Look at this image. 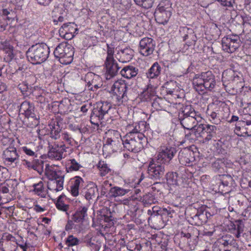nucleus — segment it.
<instances>
[{
  "mask_svg": "<svg viewBox=\"0 0 251 251\" xmlns=\"http://www.w3.org/2000/svg\"><path fill=\"white\" fill-rule=\"evenodd\" d=\"M201 207H204V211L203 213V214L205 216L206 218V222H207V220L210 218L212 216V214H211V213L209 211V208L206 206V205H203L201 206Z\"/></svg>",
  "mask_w": 251,
  "mask_h": 251,
  "instance_id": "338daca9",
  "label": "nucleus"
},
{
  "mask_svg": "<svg viewBox=\"0 0 251 251\" xmlns=\"http://www.w3.org/2000/svg\"><path fill=\"white\" fill-rule=\"evenodd\" d=\"M62 5L58 4L54 6V9L52 10L53 23L54 25H57L59 23H62L64 21V18L63 16V10Z\"/></svg>",
  "mask_w": 251,
  "mask_h": 251,
  "instance_id": "bb28decb",
  "label": "nucleus"
},
{
  "mask_svg": "<svg viewBox=\"0 0 251 251\" xmlns=\"http://www.w3.org/2000/svg\"><path fill=\"white\" fill-rule=\"evenodd\" d=\"M107 57L105 61H109V60H115L113 57L114 55V48L110 47L108 44H107Z\"/></svg>",
  "mask_w": 251,
  "mask_h": 251,
  "instance_id": "4d7b16f0",
  "label": "nucleus"
},
{
  "mask_svg": "<svg viewBox=\"0 0 251 251\" xmlns=\"http://www.w3.org/2000/svg\"><path fill=\"white\" fill-rule=\"evenodd\" d=\"M231 163L227 159L218 158L212 163L213 170L215 172H222L224 171V168L229 166Z\"/></svg>",
  "mask_w": 251,
  "mask_h": 251,
  "instance_id": "a878e982",
  "label": "nucleus"
},
{
  "mask_svg": "<svg viewBox=\"0 0 251 251\" xmlns=\"http://www.w3.org/2000/svg\"><path fill=\"white\" fill-rule=\"evenodd\" d=\"M2 14L4 16H6L7 19L8 20L13 19V17H9V15H14V13L11 10H8L7 9H3Z\"/></svg>",
  "mask_w": 251,
  "mask_h": 251,
  "instance_id": "680f3d73",
  "label": "nucleus"
},
{
  "mask_svg": "<svg viewBox=\"0 0 251 251\" xmlns=\"http://www.w3.org/2000/svg\"><path fill=\"white\" fill-rule=\"evenodd\" d=\"M98 189L97 186L95 183H92L88 185L86 191L85 193V198L87 200L95 199L98 198Z\"/></svg>",
  "mask_w": 251,
  "mask_h": 251,
  "instance_id": "7c9ffc66",
  "label": "nucleus"
},
{
  "mask_svg": "<svg viewBox=\"0 0 251 251\" xmlns=\"http://www.w3.org/2000/svg\"><path fill=\"white\" fill-rule=\"evenodd\" d=\"M197 113L192 105L182 106L180 109L178 119L184 128L189 131L198 129L196 127L201 118Z\"/></svg>",
  "mask_w": 251,
  "mask_h": 251,
  "instance_id": "f257e3e1",
  "label": "nucleus"
},
{
  "mask_svg": "<svg viewBox=\"0 0 251 251\" xmlns=\"http://www.w3.org/2000/svg\"><path fill=\"white\" fill-rule=\"evenodd\" d=\"M125 149L128 151L137 153L140 151L144 148V144L147 140L138 136H134L133 134H126L123 138H120Z\"/></svg>",
  "mask_w": 251,
  "mask_h": 251,
  "instance_id": "423d86ee",
  "label": "nucleus"
},
{
  "mask_svg": "<svg viewBox=\"0 0 251 251\" xmlns=\"http://www.w3.org/2000/svg\"><path fill=\"white\" fill-rule=\"evenodd\" d=\"M23 151L27 155L29 156H34L35 152L27 147H23L22 148Z\"/></svg>",
  "mask_w": 251,
  "mask_h": 251,
  "instance_id": "774afa93",
  "label": "nucleus"
},
{
  "mask_svg": "<svg viewBox=\"0 0 251 251\" xmlns=\"http://www.w3.org/2000/svg\"><path fill=\"white\" fill-rule=\"evenodd\" d=\"M198 127L202 129L203 136L204 137V139L206 141L210 140L216 135L217 127L215 126L200 124Z\"/></svg>",
  "mask_w": 251,
  "mask_h": 251,
  "instance_id": "5701e85b",
  "label": "nucleus"
},
{
  "mask_svg": "<svg viewBox=\"0 0 251 251\" xmlns=\"http://www.w3.org/2000/svg\"><path fill=\"white\" fill-rule=\"evenodd\" d=\"M18 88L21 90L23 95L27 96L32 94L34 88L31 85H29L26 82H23L18 85Z\"/></svg>",
  "mask_w": 251,
  "mask_h": 251,
  "instance_id": "e433bc0d",
  "label": "nucleus"
},
{
  "mask_svg": "<svg viewBox=\"0 0 251 251\" xmlns=\"http://www.w3.org/2000/svg\"><path fill=\"white\" fill-rule=\"evenodd\" d=\"M128 87L125 83L115 82L111 87V91L117 97L124 98L126 97V91Z\"/></svg>",
  "mask_w": 251,
  "mask_h": 251,
  "instance_id": "b1692460",
  "label": "nucleus"
},
{
  "mask_svg": "<svg viewBox=\"0 0 251 251\" xmlns=\"http://www.w3.org/2000/svg\"><path fill=\"white\" fill-rule=\"evenodd\" d=\"M177 150L176 147L170 146H162L157 155L158 160L162 164L167 165L170 164Z\"/></svg>",
  "mask_w": 251,
  "mask_h": 251,
  "instance_id": "1a4fd4ad",
  "label": "nucleus"
},
{
  "mask_svg": "<svg viewBox=\"0 0 251 251\" xmlns=\"http://www.w3.org/2000/svg\"><path fill=\"white\" fill-rule=\"evenodd\" d=\"M193 84L194 89L199 94H203L206 91H211L216 85L215 75L211 71L197 74L193 79Z\"/></svg>",
  "mask_w": 251,
  "mask_h": 251,
  "instance_id": "f03ea898",
  "label": "nucleus"
},
{
  "mask_svg": "<svg viewBox=\"0 0 251 251\" xmlns=\"http://www.w3.org/2000/svg\"><path fill=\"white\" fill-rule=\"evenodd\" d=\"M165 100L161 98L155 97L152 102V106L156 110H161L165 108Z\"/></svg>",
  "mask_w": 251,
  "mask_h": 251,
  "instance_id": "a19ab883",
  "label": "nucleus"
},
{
  "mask_svg": "<svg viewBox=\"0 0 251 251\" xmlns=\"http://www.w3.org/2000/svg\"><path fill=\"white\" fill-rule=\"evenodd\" d=\"M128 132L127 134H131L134 136H138L141 138L143 139V140H147V138L144 134V132L146 131L148 126L147 124L144 121H140L138 123H136L132 125H128Z\"/></svg>",
  "mask_w": 251,
  "mask_h": 251,
  "instance_id": "4468645a",
  "label": "nucleus"
},
{
  "mask_svg": "<svg viewBox=\"0 0 251 251\" xmlns=\"http://www.w3.org/2000/svg\"><path fill=\"white\" fill-rule=\"evenodd\" d=\"M134 1L137 5L145 9L151 7L153 3V0H134Z\"/></svg>",
  "mask_w": 251,
  "mask_h": 251,
  "instance_id": "49530a36",
  "label": "nucleus"
},
{
  "mask_svg": "<svg viewBox=\"0 0 251 251\" xmlns=\"http://www.w3.org/2000/svg\"><path fill=\"white\" fill-rule=\"evenodd\" d=\"M98 168L100 171L99 174L101 176H106L111 171L108 165L104 161H100L98 164Z\"/></svg>",
  "mask_w": 251,
  "mask_h": 251,
  "instance_id": "c03bdc74",
  "label": "nucleus"
},
{
  "mask_svg": "<svg viewBox=\"0 0 251 251\" xmlns=\"http://www.w3.org/2000/svg\"><path fill=\"white\" fill-rule=\"evenodd\" d=\"M88 208L86 206H80L78 208L75 213L73 215V219L76 223H82L87 216Z\"/></svg>",
  "mask_w": 251,
  "mask_h": 251,
  "instance_id": "c85d7f7f",
  "label": "nucleus"
},
{
  "mask_svg": "<svg viewBox=\"0 0 251 251\" xmlns=\"http://www.w3.org/2000/svg\"><path fill=\"white\" fill-rule=\"evenodd\" d=\"M155 47V42L152 38L145 37L139 43V50L141 54L145 56L151 54Z\"/></svg>",
  "mask_w": 251,
  "mask_h": 251,
  "instance_id": "f8f14e48",
  "label": "nucleus"
},
{
  "mask_svg": "<svg viewBox=\"0 0 251 251\" xmlns=\"http://www.w3.org/2000/svg\"><path fill=\"white\" fill-rule=\"evenodd\" d=\"M241 77L231 69L225 71L222 75L223 81H238Z\"/></svg>",
  "mask_w": 251,
  "mask_h": 251,
  "instance_id": "473e14b6",
  "label": "nucleus"
},
{
  "mask_svg": "<svg viewBox=\"0 0 251 251\" xmlns=\"http://www.w3.org/2000/svg\"><path fill=\"white\" fill-rule=\"evenodd\" d=\"M58 144H54L50 149L48 152V156L50 158L54 159L56 160H61L62 158V154L58 151Z\"/></svg>",
  "mask_w": 251,
  "mask_h": 251,
  "instance_id": "4c0bfd02",
  "label": "nucleus"
},
{
  "mask_svg": "<svg viewBox=\"0 0 251 251\" xmlns=\"http://www.w3.org/2000/svg\"><path fill=\"white\" fill-rule=\"evenodd\" d=\"M140 201L143 203L145 206L155 203L156 202L154 195L150 193L143 195V196L141 198Z\"/></svg>",
  "mask_w": 251,
  "mask_h": 251,
  "instance_id": "37998d69",
  "label": "nucleus"
},
{
  "mask_svg": "<svg viewBox=\"0 0 251 251\" xmlns=\"http://www.w3.org/2000/svg\"><path fill=\"white\" fill-rule=\"evenodd\" d=\"M82 182H83L82 178L78 176H75L74 180L72 181V185L71 186V193L73 196H78L79 187Z\"/></svg>",
  "mask_w": 251,
  "mask_h": 251,
  "instance_id": "c9c22d12",
  "label": "nucleus"
},
{
  "mask_svg": "<svg viewBox=\"0 0 251 251\" xmlns=\"http://www.w3.org/2000/svg\"><path fill=\"white\" fill-rule=\"evenodd\" d=\"M111 184L109 183L108 180H105L102 185V189L101 193L102 195H104L106 191L108 190V188L110 187Z\"/></svg>",
  "mask_w": 251,
  "mask_h": 251,
  "instance_id": "bf43d9fd",
  "label": "nucleus"
},
{
  "mask_svg": "<svg viewBox=\"0 0 251 251\" xmlns=\"http://www.w3.org/2000/svg\"><path fill=\"white\" fill-rule=\"evenodd\" d=\"M14 141V139L12 137H10L8 136H5L2 135L0 137V142L1 144L3 146H10L11 145L13 142Z\"/></svg>",
  "mask_w": 251,
  "mask_h": 251,
  "instance_id": "864d4df0",
  "label": "nucleus"
},
{
  "mask_svg": "<svg viewBox=\"0 0 251 251\" xmlns=\"http://www.w3.org/2000/svg\"><path fill=\"white\" fill-rule=\"evenodd\" d=\"M210 117V121L214 124L218 125L220 123V119L219 113L217 111H208L207 112Z\"/></svg>",
  "mask_w": 251,
  "mask_h": 251,
  "instance_id": "8fccbe9b",
  "label": "nucleus"
},
{
  "mask_svg": "<svg viewBox=\"0 0 251 251\" xmlns=\"http://www.w3.org/2000/svg\"><path fill=\"white\" fill-rule=\"evenodd\" d=\"M8 170L0 166V181L4 180L7 176Z\"/></svg>",
  "mask_w": 251,
  "mask_h": 251,
  "instance_id": "13d9d810",
  "label": "nucleus"
},
{
  "mask_svg": "<svg viewBox=\"0 0 251 251\" xmlns=\"http://www.w3.org/2000/svg\"><path fill=\"white\" fill-rule=\"evenodd\" d=\"M240 38L237 35H228L222 40L223 50L228 53L234 52L239 47Z\"/></svg>",
  "mask_w": 251,
  "mask_h": 251,
  "instance_id": "9b49d317",
  "label": "nucleus"
},
{
  "mask_svg": "<svg viewBox=\"0 0 251 251\" xmlns=\"http://www.w3.org/2000/svg\"><path fill=\"white\" fill-rule=\"evenodd\" d=\"M231 237L230 235H223L221 239H219L218 242L225 247L227 246L230 243Z\"/></svg>",
  "mask_w": 251,
  "mask_h": 251,
  "instance_id": "6e6d98bb",
  "label": "nucleus"
},
{
  "mask_svg": "<svg viewBox=\"0 0 251 251\" xmlns=\"http://www.w3.org/2000/svg\"><path fill=\"white\" fill-rule=\"evenodd\" d=\"M121 4L123 6V9H127L131 6L130 0H121Z\"/></svg>",
  "mask_w": 251,
  "mask_h": 251,
  "instance_id": "69168bd1",
  "label": "nucleus"
},
{
  "mask_svg": "<svg viewBox=\"0 0 251 251\" xmlns=\"http://www.w3.org/2000/svg\"><path fill=\"white\" fill-rule=\"evenodd\" d=\"M84 80L88 90L95 91L102 86L101 78L92 72H88L86 74Z\"/></svg>",
  "mask_w": 251,
  "mask_h": 251,
  "instance_id": "2eb2a0df",
  "label": "nucleus"
},
{
  "mask_svg": "<svg viewBox=\"0 0 251 251\" xmlns=\"http://www.w3.org/2000/svg\"><path fill=\"white\" fill-rule=\"evenodd\" d=\"M190 210L191 211L190 215L192 225L200 226L206 223V217L203 214L205 210L204 207L201 206L196 208L194 206H192L190 208Z\"/></svg>",
  "mask_w": 251,
  "mask_h": 251,
  "instance_id": "ddd939ff",
  "label": "nucleus"
},
{
  "mask_svg": "<svg viewBox=\"0 0 251 251\" xmlns=\"http://www.w3.org/2000/svg\"><path fill=\"white\" fill-rule=\"evenodd\" d=\"M78 30L76 28V25L74 23H68L64 24L59 30L60 35L62 34L64 35V33L67 35H70V33L74 34Z\"/></svg>",
  "mask_w": 251,
  "mask_h": 251,
  "instance_id": "c756f323",
  "label": "nucleus"
},
{
  "mask_svg": "<svg viewBox=\"0 0 251 251\" xmlns=\"http://www.w3.org/2000/svg\"><path fill=\"white\" fill-rule=\"evenodd\" d=\"M178 160L183 165L191 166L195 161V153L190 150L184 149L179 152Z\"/></svg>",
  "mask_w": 251,
  "mask_h": 251,
  "instance_id": "6ab92c4d",
  "label": "nucleus"
},
{
  "mask_svg": "<svg viewBox=\"0 0 251 251\" xmlns=\"http://www.w3.org/2000/svg\"><path fill=\"white\" fill-rule=\"evenodd\" d=\"M6 54L5 58L7 59V61H10L14 57V54L13 53V50L10 48H9L6 51Z\"/></svg>",
  "mask_w": 251,
  "mask_h": 251,
  "instance_id": "0e129e2a",
  "label": "nucleus"
},
{
  "mask_svg": "<svg viewBox=\"0 0 251 251\" xmlns=\"http://www.w3.org/2000/svg\"><path fill=\"white\" fill-rule=\"evenodd\" d=\"M247 123V120H239L235 125V130L237 131H240L241 133L243 134V132H245Z\"/></svg>",
  "mask_w": 251,
  "mask_h": 251,
  "instance_id": "603ef678",
  "label": "nucleus"
},
{
  "mask_svg": "<svg viewBox=\"0 0 251 251\" xmlns=\"http://www.w3.org/2000/svg\"><path fill=\"white\" fill-rule=\"evenodd\" d=\"M53 54L55 57L59 59L61 63L69 64L73 60L74 48L67 42L61 43L56 47Z\"/></svg>",
  "mask_w": 251,
  "mask_h": 251,
  "instance_id": "39448f33",
  "label": "nucleus"
},
{
  "mask_svg": "<svg viewBox=\"0 0 251 251\" xmlns=\"http://www.w3.org/2000/svg\"><path fill=\"white\" fill-rule=\"evenodd\" d=\"M101 219L103 220L105 222L110 223L112 222L113 217L112 216L111 212L108 209H106L104 211L102 215H101Z\"/></svg>",
  "mask_w": 251,
  "mask_h": 251,
  "instance_id": "3c124183",
  "label": "nucleus"
},
{
  "mask_svg": "<svg viewBox=\"0 0 251 251\" xmlns=\"http://www.w3.org/2000/svg\"><path fill=\"white\" fill-rule=\"evenodd\" d=\"M149 177L154 180H160L163 179L165 174V168L162 165L150 163L148 168Z\"/></svg>",
  "mask_w": 251,
  "mask_h": 251,
  "instance_id": "dca6fc26",
  "label": "nucleus"
},
{
  "mask_svg": "<svg viewBox=\"0 0 251 251\" xmlns=\"http://www.w3.org/2000/svg\"><path fill=\"white\" fill-rule=\"evenodd\" d=\"M134 51L129 47L119 50L116 54V58L121 62L126 63L133 57Z\"/></svg>",
  "mask_w": 251,
  "mask_h": 251,
  "instance_id": "4be33fe9",
  "label": "nucleus"
},
{
  "mask_svg": "<svg viewBox=\"0 0 251 251\" xmlns=\"http://www.w3.org/2000/svg\"><path fill=\"white\" fill-rule=\"evenodd\" d=\"M165 176L168 185H175L177 184L178 175L176 172H169L166 174Z\"/></svg>",
  "mask_w": 251,
  "mask_h": 251,
  "instance_id": "79ce46f5",
  "label": "nucleus"
},
{
  "mask_svg": "<svg viewBox=\"0 0 251 251\" xmlns=\"http://www.w3.org/2000/svg\"><path fill=\"white\" fill-rule=\"evenodd\" d=\"M179 31L184 40H188L186 43L187 47L195 44L197 38L192 28L186 26L181 27L180 28Z\"/></svg>",
  "mask_w": 251,
  "mask_h": 251,
  "instance_id": "aec40b11",
  "label": "nucleus"
},
{
  "mask_svg": "<svg viewBox=\"0 0 251 251\" xmlns=\"http://www.w3.org/2000/svg\"><path fill=\"white\" fill-rule=\"evenodd\" d=\"M162 68L157 62L154 63L146 73L148 78H157L160 75Z\"/></svg>",
  "mask_w": 251,
  "mask_h": 251,
  "instance_id": "cd10ccee",
  "label": "nucleus"
},
{
  "mask_svg": "<svg viewBox=\"0 0 251 251\" xmlns=\"http://www.w3.org/2000/svg\"><path fill=\"white\" fill-rule=\"evenodd\" d=\"M160 209L158 210V207L154 206L152 209L148 210V214L150 216L148 218V221L150 222H153L154 224H157L158 221L162 219L161 214H159Z\"/></svg>",
  "mask_w": 251,
  "mask_h": 251,
  "instance_id": "f704fd0d",
  "label": "nucleus"
},
{
  "mask_svg": "<svg viewBox=\"0 0 251 251\" xmlns=\"http://www.w3.org/2000/svg\"><path fill=\"white\" fill-rule=\"evenodd\" d=\"M248 136H251V121L247 120L245 132H243Z\"/></svg>",
  "mask_w": 251,
  "mask_h": 251,
  "instance_id": "052dcab7",
  "label": "nucleus"
},
{
  "mask_svg": "<svg viewBox=\"0 0 251 251\" xmlns=\"http://www.w3.org/2000/svg\"><path fill=\"white\" fill-rule=\"evenodd\" d=\"M171 15L169 8H165L160 5L156 9L154 14L156 22L164 25L168 23Z\"/></svg>",
  "mask_w": 251,
  "mask_h": 251,
  "instance_id": "f3484780",
  "label": "nucleus"
},
{
  "mask_svg": "<svg viewBox=\"0 0 251 251\" xmlns=\"http://www.w3.org/2000/svg\"><path fill=\"white\" fill-rule=\"evenodd\" d=\"M1 240H5L6 241L5 243V245L6 246L9 245L10 244L9 242L15 243V244L18 245L17 241L15 237H14L12 234L7 232H5L3 234Z\"/></svg>",
  "mask_w": 251,
  "mask_h": 251,
  "instance_id": "de8ad7c7",
  "label": "nucleus"
},
{
  "mask_svg": "<svg viewBox=\"0 0 251 251\" xmlns=\"http://www.w3.org/2000/svg\"><path fill=\"white\" fill-rule=\"evenodd\" d=\"M45 174L49 179L56 184V187L52 188L55 192L61 191L63 188L65 174L63 172L54 169L50 166L49 164H46Z\"/></svg>",
  "mask_w": 251,
  "mask_h": 251,
  "instance_id": "0eeeda50",
  "label": "nucleus"
},
{
  "mask_svg": "<svg viewBox=\"0 0 251 251\" xmlns=\"http://www.w3.org/2000/svg\"><path fill=\"white\" fill-rule=\"evenodd\" d=\"M20 111L24 114L25 117L30 118L35 121V124H38L39 117L35 113V107L33 103L26 100L24 101L20 105Z\"/></svg>",
  "mask_w": 251,
  "mask_h": 251,
  "instance_id": "a211bd4d",
  "label": "nucleus"
},
{
  "mask_svg": "<svg viewBox=\"0 0 251 251\" xmlns=\"http://www.w3.org/2000/svg\"><path fill=\"white\" fill-rule=\"evenodd\" d=\"M50 128V137L54 139H57L60 137L61 128L60 127L58 121L52 122L49 125Z\"/></svg>",
  "mask_w": 251,
  "mask_h": 251,
  "instance_id": "72a5a7b5",
  "label": "nucleus"
},
{
  "mask_svg": "<svg viewBox=\"0 0 251 251\" xmlns=\"http://www.w3.org/2000/svg\"><path fill=\"white\" fill-rule=\"evenodd\" d=\"M121 75L127 78L135 77L138 73V69L132 66L125 67L120 72Z\"/></svg>",
  "mask_w": 251,
  "mask_h": 251,
  "instance_id": "2f4dec72",
  "label": "nucleus"
},
{
  "mask_svg": "<svg viewBox=\"0 0 251 251\" xmlns=\"http://www.w3.org/2000/svg\"><path fill=\"white\" fill-rule=\"evenodd\" d=\"M19 157L17 149L14 147L9 146L2 152V158L6 166H16Z\"/></svg>",
  "mask_w": 251,
  "mask_h": 251,
  "instance_id": "9d476101",
  "label": "nucleus"
},
{
  "mask_svg": "<svg viewBox=\"0 0 251 251\" xmlns=\"http://www.w3.org/2000/svg\"><path fill=\"white\" fill-rule=\"evenodd\" d=\"M127 192V190L117 186L110 188L109 190L110 196L114 198L124 196Z\"/></svg>",
  "mask_w": 251,
  "mask_h": 251,
  "instance_id": "ea45409f",
  "label": "nucleus"
},
{
  "mask_svg": "<svg viewBox=\"0 0 251 251\" xmlns=\"http://www.w3.org/2000/svg\"><path fill=\"white\" fill-rule=\"evenodd\" d=\"M32 187L34 188L33 191L36 194L42 198L46 197V192L45 190L44 184L42 181H40L38 183L34 184Z\"/></svg>",
  "mask_w": 251,
  "mask_h": 251,
  "instance_id": "58836bf2",
  "label": "nucleus"
},
{
  "mask_svg": "<svg viewBox=\"0 0 251 251\" xmlns=\"http://www.w3.org/2000/svg\"><path fill=\"white\" fill-rule=\"evenodd\" d=\"M218 181L219 192L223 195L229 193L236 186L234 179L229 175H219Z\"/></svg>",
  "mask_w": 251,
  "mask_h": 251,
  "instance_id": "6e6552de",
  "label": "nucleus"
},
{
  "mask_svg": "<svg viewBox=\"0 0 251 251\" xmlns=\"http://www.w3.org/2000/svg\"><path fill=\"white\" fill-rule=\"evenodd\" d=\"M69 161L70 162L68 163V166L66 167L67 172L78 171L82 167V166L75 159H70Z\"/></svg>",
  "mask_w": 251,
  "mask_h": 251,
  "instance_id": "a18cd8bd",
  "label": "nucleus"
},
{
  "mask_svg": "<svg viewBox=\"0 0 251 251\" xmlns=\"http://www.w3.org/2000/svg\"><path fill=\"white\" fill-rule=\"evenodd\" d=\"M50 48L44 43L31 46L26 51V57L33 64H39L45 62L49 57Z\"/></svg>",
  "mask_w": 251,
  "mask_h": 251,
  "instance_id": "7ed1b4c3",
  "label": "nucleus"
},
{
  "mask_svg": "<svg viewBox=\"0 0 251 251\" xmlns=\"http://www.w3.org/2000/svg\"><path fill=\"white\" fill-rule=\"evenodd\" d=\"M104 64L106 70L105 75L107 79L116 75L121 68L115 60L105 61Z\"/></svg>",
  "mask_w": 251,
  "mask_h": 251,
  "instance_id": "412c9836",
  "label": "nucleus"
},
{
  "mask_svg": "<svg viewBox=\"0 0 251 251\" xmlns=\"http://www.w3.org/2000/svg\"><path fill=\"white\" fill-rule=\"evenodd\" d=\"M63 197V195H60L57 199V201L55 203L56 207L60 210L63 211H67L69 208V206L67 204H65L62 201V198Z\"/></svg>",
  "mask_w": 251,
  "mask_h": 251,
  "instance_id": "09e8293b",
  "label": "nucleus"
},
{
  "mask_svg": "<svg viewBox=\"0 0 251 251\" xmlns=\"http://www.w3.org/2000/svg\"><path fill=\"white\" fill-rule=\"evenodd\" d=\"M196 130H190L185 134V138L188 140H193L196 137Z\"/></svg>",
  "mask_w": 251,
  "mask_h": 251,
  "instance_id": "e2e57ef3",
  "label": "nucleus"
},
{
  "mask_svg": "<svg viewBox=\"0 0 251 251\" xmlns=\"http://www.w3.org/2000/svg\"><path fill=\"white\" fill-rule=\"evenodd\" d=\"M66 243L68 246H73L79 244V240L73 235H69L67 240Z\"/></svg>",
  "mask_w": 251,
  "mask_h": 251,
  "instance_id": "5fc2aeb1",
  "label": "nucleus"
},
{
  "mask_svg": "<svg viewBox=\"0 0 251 251\" xmlns=\"http://www.w3.org/2000/svg\"><path fill=\"white\" fill-rule=\"evenodd\" d=\"M111 107V104L107 101H100L97 103L90 116L91 123L95 125H99V123L95 122L94 121L98 120L99 122L101 121L102 122H108L109 112Z\"/></svg>",
  "mask_w": 251,
  "mask_h": 251,
  "instance_id": "20e7f679",
  "label": "nucleus"
},
{
  "mask_svg": "<svg viewBox=\"0 0 251 251\" xmlns=\"http://www.w3.org/2000/svg\"><path fill=\"white\" fill-rule=\"evenodd\" d=\"M24 165H25L28 169H33L39 174H41L43 172V164L44 162L42 160L35 159L32 161L30 162L26 160H24Z\"/></svg>",
  "mask_w": 251,
  "mask_h": 251,
  "instance_id": "393cba45",
  "label": "nucleus"
}]
</instances>
